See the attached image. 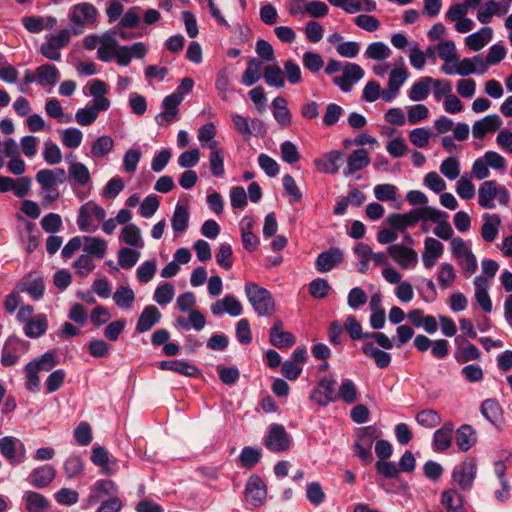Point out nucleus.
I'll list each match as a JSON object with an SVG mask.
<instances>
[{"instance_id":"33","label":"nucleus","mask_w":512,"mask_h":512,"mask_svg":"<svg viewBox=\"0 0 512 512\" xmlns=\"http://www.w3.org/2000/svg\"><path fill=\"white\" fill-rule=\"evenodd\" d=\"M37 83L41 87L54 86L59 80V70L51 64H43L36 69Z\"/></svg>"},{"instance_id":"29","label":"nucleus","mask_w":512,"mask_h":512,"mask_svg":"<svg viewBox=\"0 0 512 512\" xmlns=\"http://www.w3.org/2000/svg\"><path fill=\"white\" fill-rule=\"evenodd\" d=\"M89 94L92 96L94 104L97 108H102V111H107L110 108V100L105 97L107 94V84L100 80L94 79L89 87Z\"/></svg>"},{"instance_id":"15","label":"nucleus","mask_w":512,"mask_h":512,"mask_svg":"<svg viewBox=\"0 0 512 512\" xmlns=\"http://www.w3.org/2000/svg\"><path fill=\"white\" fill-rule=\"evenodd\" d=\"M18 291L28 293L32 299L40 300L45 291V285L42 276L30 272L25 275L17 284Z\"/></svg>"},{"instance_id":"58","label":"nucleus","mask_w":512,"mask_h":512,"mask_svg":"<svg viewBox=\"0 0 512 512\" xmlns=\"http://www.w3.org/2000/svg\"><path fill=\"white\" fill-rule=\"evenodd\" d=\"M61 139L64 146L75 149L81 145L83 134L78 128H67L62 131Z\"/></svg>"},{"instance_id":"24","label":"nucleus","mask_w":512,"mask_h":512,"mask_svg":"<svg viewBox=\"0 0 512 512\" xmlns=\"http://www.w3.org/2000/svg\"><path fill=\"white\" fill-rule=\"evenodd\" d=\"M370 164V157L366 149L360 148L353 151L347 160V167L344 169V176L353 175L356 171H360Z\"/></svg>"},{"instance_id":"46","label":"nucleus","mask_w":512,"mask_h":512,"mask_svg":"<svg viewBox=\"0 0 512 512\" xmlns=\"http://www.w3.org/2000/svg\"><path fill=\"white\" fill-rule=\"evenodd\" d=\"M264 80L268 86L282 88L285 85L284 74L278 65H268L264 68Z\"/></svg>"},{"instance_id":"12","label":"nucleus","mask_w":512,"mask_h":512,"mask_svg":"<svg viewBox=\"0 0 512 512\" xmlns=\"http://www.w3.org/2000/svg\"><path fill=\"white\" fill-rule=\"evenodd\" d=\"M0 452L12 465L20 464L26 459L24 445L10 436L0 439Z\"/></svg>"},{"instance_id":"45","label":"nucleus","mask_w":512,"mask_h":512,"mask_svg":"<svg viewBox=\"0 0 512 512\" xmlns=\"http://www.w3.org/2000/svg\"><path fill=\"white\" fill-rule=\"evenodd\" d=\"M25 504L29 512H44L49 502L44 495L35 491H29L25 495Z\"/></svg>"},{"instance_id":"64","label":"nucleus","mask_w":512,"mask_h":512,"mask_svg":"<svg viewBox=\"0 0 512 512\" xmlns=\"http://www.w3.org/2000/svg\"><path fill=\"white\" fill-rule=\"evenodd\" d=\"M343 113L344 109L340 105L336 103H329L326 106L322 122L325 126H333L339 121Z\"/></svg>"},{"instance_id":"4","label":"nucleus","mask_w":512,"mask_h":512,"mask_svg":"<svg viewBox=\"0 0 512 512\" xmlns=\"http://www.w3.org/2000/svg\"><path fill=\"white\" fill-rule=\"evenodd\" d=\"M98 15L96 7L87 2H82L74 5L69 10V20L72 26V33L78 34L81 31L77 30L78 26L89 25L95 22Z\"/></svg>"},{"instance_id":"32","label":"nucleus","mask_w":512,"mask_h":512,"mask_svg":"<svg viewBox=\"0 0 512 512\" xmlns=\"http://www.w3.org/2000/svg\"><path fill=\"white\" fill-rule=\"evenodd\" d=\"M476 431L471 425L463 424L456 430V444L459 450L467 452L476 443Z\"/></svg>"},{"instance_id":"56","label":"nucleus","mask_w":512,"mask_h":512,"mask_svg":"<svg viewBox=\"0 0 512 512\" xmlns=\"http://www.w3.org/2000/svg\"><path fill=\"white\" fill-rule=\"evenodd\" d=\"M175 294L174 286L170 283L159 285L154 291V301L159 305L169 304Z\"/></svg>"},{"instance_id":"48","label":"nucleus","mask_w":512,"mask_h":512,"mask_svg":"<svg viewBox=\"0 0 512 512\" xmlns=\"http://www.w3.org/2000/svg\"><path fill=\"white\" fill-rule=\"evenodd\" d=\"M115 304L122 309H129L135 300L134 291L128 286H119L113 294Z\"/></svg>"},{"instance_id":"38","label":"nucleus","mask_w":512,"mask_h":512,"mask_svg":"<svg viewBox=\"0 0 512 512\" xmlns=\"http://www.w3.org/2000/svg\"><path fill=\"white\" fill-rule=\"evenodd\" d=\"M175 325L183 328L186 331L190 330L191 328L195 329L196 331H200L205 327L206 319L200 311L192 310L189 313L188 318H178Z\"/></svg>"},{"instance_id":"9","label":"nucleus","mask_w":512,"mask_h":512,"mask_svg":"<svg viewBox=\"0 0 512 512\" xmlns=\"http://www.w3.org/2000/svg\"><path fill=\"white\" fill-rule=\"evenodd\" d=\"M477 473V465L473 459L465 460L461 465L455 466L452 472L454 482L463 491L472 488Z\"/></svg>"},{"instance_id":"11","label":"nucleus","mask_w":512,"mask_h":512,"mask_svg":"<svg viewBox=\"0 0 512 512\" xmlns=\"http://www.w3.org/2000/svg\"><path fill=\"white\" fill-rule=\"evenodd\" d=\"M388 254L403 269L414 268L418 263L417 252L404 244H393L387 248Z\"/></svg>"},{"instance_id":"20","label":"nucleus","mask_w":512,"mask_h":512,"mask_svg":"<svg viewBox=\"0 0 512 512\" xmlns=\"http://www.w3.org/2000/svg\"><path fill=\"white\" fill-rule=\"evenodd\" d=\"M161 312L154 305H147L138 317L135 331L137 333H145L152 329L161 320Z\"/></svg>"},{"instance_id":"50","label":"nucleus","mask_w":512,"mask_h":512,"mask_svg":"<svg viewBox=\"0 0 512 512\" xmlns=\"http://www.w3.org/2000/svg\"><path fill=\"white\" fill-rule=\"evenodd\" d=\"M69 176L80 186L88 184L91 180L88 168L80 162H73L68 169Z\"/></svg>"},{"instance_id":"7","label":"nucleus","mask_w":512,"mask_h":512,"mask_svg":"<svg viewBox=\"0 0 512 512\" xmlns=\"http://www.w3.org/2000/svg\"><path fill=\"white\" fill-rule=\"evenodd\" d=\"M184 96L180 92H174L164 97L161 107L163 111L155 116V122L162 126L164 123L170 124L177 119L178 107L182 103Z\"/></svg>"},{"instance_id":"31","label":"nucleus","mask_w":512,"mask_h":512,"mask_svg":"<svg viewBox=\"0 0 512 512\" xmlns=\"http://www.w3.org/2000/svg\"><path fill=\"white\" fill-rule=\"evenodd\" d=\"M501 219L497 214L483 215V224L481 227V236L486 242H493L499 233Z\"/></svg>"},{"instance_id":"16","label":"nucleus","mask_w":512,"mask_h":512,"mask_svg":"<svg viewBox=\"0 0 512 512\" xmlns=\"http://www.w3.org/2000/svg\"><path fill=\"white\" fill-rule=\"evenodd\" d=\"M421 220L419 209L415 208L407 213H392L386 218V222L395 230L405 231L408 227L415 226Z\"/></svg>"},{"instance_id":"27","label":"nucleus","mask_w":512,"mask_h":512,"mask_svg":"<svg viewBox=\"0 0 512 512\" xmlns=\"http://www.w3.org/2000/svg\"><path fill=\"white\" fill-rule=\"evenodd\" d=\"M158 367L161 370L173 371L188 377H194L200 373L195 365L183 360H163L159 362Z\"/></svg>"},{"instance_id":"34","label":"nucleus","mask_w":512,"mask_h":512,"mask_svg":"<svg viewBox=\"0 0 512 512\" xmlns=\"http://www.w3.org/2000/svg\"><path fill=\"white\" fill-rule=\"evenodd\" d=\"M252 228V220L243 218L240 223L242 243L243 247L250 252L256 250L260 243L259 238L252 232Z\"/></svg>"},{"instance_id":"2","label":"nucleus","mask_w":512,"mask_h":512,"mask_svg":"<svg viewBox=\"0 0 512 512\" xmlns=\"http://www.w3.org/2000/svg\"><path fill=\"white\" fill-rule=\"evenodd\" d=\"M245 294L258 316H268L275 311V301L268 289L249 282L245 285Z\"/></svg>"},{"instance_id":"36","label":"nucleus","mask_w":512,"mask_h":512,"mask_svg":"<svg viewBox=\"0 0 512 512\" xmlns=\"http://www.w3.org/2000/svg\"><path fill=\"white\" fill-rule=\"evenodd\" d=\"M48 328L47 317L45 314H38L32 320L24 325V333L29 338H38L44 335Z\"/></svg>"},{"instance_id":"41","label":"nucleus","mask_w":512,"mask_h":512,"mask_svg":"<svg viewBox=\"0 0 512 512\" xmlns=\"http://www.w3.org/2000/svg\"><path fill=\"white\" fill-rule=\"evenodd\" d=\"M84 251L90 255L95 256L98 259H102L107 250V244L105 240L98 237L85 236L84 237Z\"/></svg>"},{"instance_id":"57","label":"nucleus","mask_w":512,"mask_h":512,"mask_svg":"<svg viewBox=\"0 0 512 512\" xmlns=\"http://www.w3.org/2000/svg\"><path fill=\"white\" fill-rule=\"evenodd\" d=\"M302 63L305 69L311 73H317L324 67L322 56L316 52H305L302 57Z\"/></svg>"},{"instance_id":"18","label":"nucleus","mask_w":512,"mask_h":512,"mask_svg":"<svg viewBox=\"0 0 512 512\" xmlns=\"http://www.w3.org/2000/svg\"><path fill=\"white\" fill-rule=\"evenodd\" d=\"M56 474L57 471L52 465L45 464L34 468L28 476V481L32 486L43 489L52 483Z\"/></svg>"},{"instance_id":"19","label":"nucleus","mask_w":512,"mask_h":512,"mask_svg":"<svg viewBox=\"0 0 512 512\" xmlns=\"http://www.w3.org/2000/svg\"><path fill=\"white\" fill-rule=\"evenodd\" d=\"M480 412L497 429H502L505 422L503 410L496 399H486L481 403Z\"/></svg>"},{"instance_id":"47","label":"nucleus","mask_w":512,"mask_h":512,"mask_svg":"<svg viewBox=\"0 0 512 512\" xmlns=\"http://www.w3.org/2000/svg\"><path fill=\"white\" fill-rule=\"evenodd\" d=\"M260 67L261 62L258 59H250L247 63V68L242 75V84L247 87H250L254 85L256 82H258L261 77Z\"/></svg>"},{"instance_id":"40","label":"nucleus","mask_w":512,"mask_h":512,"mask_svg":"<svg viewBox=\"0 0 512 512\" xmlns=\"http://www.w3.org/2000/svg\"><path fill=\"white\" fill-rule=\"evenodd\" d=\"M189 224V212L187 206L177 204L175 206L172 218L171 226L174 232L182 233L186 231Z\"/></svg>"},{"instance_id":"6","label":"nucleus","mask_w":512,"mask_h":512,"mask_svg":"<svg viewBox=\"0 0 512 512\" xmlns=\"http://www.w3.org/2000/svg\"><path fill=\"white\" fill-rule=\"evenodd\" d=\"M246 501L254 507H261L266 503L267 486L257 474H252L245 485Z\"/></svg>"},{"instance_id":"30","label":"nucleus","mask_w":512,"mask_h":512,"mask_svg":"<svg viewBox=\"0 0 512 512\" xmlns=\"http://www.w3.org/2000/svg\"><path fill=\"white\" fill-rule=\"evenodd\" d=\"M497 196V185L493 180L484 181L478 190V203L482 208L493 209Z\"/></svg>"},{"instance_id":"21","label":"nucleus","mask_w":512,"mask_h":512,"mask_svg":"<svg viewBox=\"0 0 512 512\" xmlns=\"http://www.w3.org/2000/svg\"><path fill=\"white\" fill-rule=\"evenodd\" d=\"M444 251L443 244L435 238L427 237L424 242V252L422 254V262L426 269H431L437 259H439Z\"/></svg>"},{"instance_id":"60","label":"nucleus","mask_w":512,"mask_h":512,"mask_svg":"<svg viewBox=\"0 0 512 512\" xmlns=\"http://www.w3.org/2000/svg\"><path fill=\"white\" fill-rule=\"evenodd\" d=\"M35 362H28L25 367L26 374V388L29 391L35 392L39 390L40 387V379L38 373L40 371L37 370Z\"/></svg>"},{"instance_id":"59","label":"nucleus","mask_w":512,"mask_h":512,"mask_svg":"<svg viewBox=\"0 0 512 512\" xmlns=\"http://www.w3.org/2000/svg\"><path fill=\"white\" fill-rule=\"evenodd\" d=\"M456 279V272L450 263H443L440 265L438 272V282L441 288L445 289L450 287Z\"/></svg>"},{"instance_id":"39","label":"nucleus","mask_w":512,"mask_h":512,"mask_svg":"<svg viewBox=\"0 0 512 512\" xmlns=\"http://www.w3.org/2000/svg\"><path fill=\"white\" fill-rule=\"evenodd\" d=\"M432 82H434L432 77L425 76L420 78L412 85L409 91V99L415 102L425 100L429 95Z\"/></svg>"},{"instance_id":"52","label":"nucleus","mask_w":512,"mask_h":512,"mask_svg":"<svg viewBox=\"0 0 512 512\" xmlns=\"http://www.w3.org/2000/svg\"><path fill=\"white\" fill-rule=\"evenodd\" d=\"M63 470L68 479L76 478L84 471L82 458L78 455L69 456L63 464Z\"/></svg>"},{"instance_id":"35","label":"nucleus","mask_w":512,"mask_h":512,"mask_svg":"<svg viewBox=\"0 0 512 512\" xmlns=\"http://www.w3.org/2000/svg\"><path fill=\"white\" fill-rule=\"evenodd\" d=\"M492 36V28L483 27L466 37V45L473 51H479L492 39Z\"/></svg>"},{"instance_id":"62","label":"nucleus","mask_w":512,"mask_h":512,"mask_svg":"<svg viewBox=\"0 0 512 512\" xmlns=\"http://www.w3.org/2000/svg\"><path fill=\"white\" fill-rule=\"evenodd\" d=\"M440 172L449 180L456 179L460 174L459 161L455 157L444 159L440 165Z\"/></svg>"},{"instance_id":"5","label":"nucleus","mask_w":512,"mask_h":512,"mask_svg":"<svg viewBox=\"0 0 512 512\" xmlns=\"http://www.w3.org/2000/svg\"><path fill=\"white\" fill-rule=\"evenodd\" d=\"M364 70L356 63L346 62L344 64L342 75L335 76L332 82L342 92L348 93L351 91L353 85L364 77Z\"/></svg>"},{"instance_id":"61","label":"nucleus","mask_w":512,"mask_h":512,"mask_svg":"<svg viewBox=\"0 0 512 512\" xmlns=\"http://www.w3.org/2000/svg\"><path fill=\"white\" fill-rule=\"evenodd\" d=\"M271 345L278 349L290 348L296 343L295 336L288 331H283L275 335H269Z\"/></svg>"},{"instance_id":"42","label":"nucleus","mask_w":512,"mask_h":512,"mask_svg":"<svg viewBox=\"0 0 512 512\" xmlns=\"http://www.w3.org/2000/svg\"><path fill=\"white\" fill-rule=\"evenodd\" d=\"M336 396L337 400L341 399L347 404L355 403L358 399L356 384L349 378L343 379Z\"/></svg>"},{"instance_id":"43","label":"nucleus","mask_w":512,"mask_h":512,"mask_svg":"<svg viewBox=\"0 0 512 512\" xmlns=\"http://www.w3.org/2000/svg\"><path fill=\"white\" fill-rule=\"evenodd\" d=\"M262 450L257 447L245 446L239 455V461L242 467L251 469L257 465L261 459Z\"/></svg>"},{"instance_id":"51","label":"nucleus","mask_w":512,"mask_h":512,"mask_svg":"<svg viewBox=\"0 0 512 512\" xmlns=\"http://www.w3.org/2000/svg\"><path fill=\"white\" fill-rule=\"evenodd\" d=\"M113 146L114 141L110 136H100L92 144L91 154L96 158H102L112 151Z\"/></svg>"},{"instance_id":"44","label":"nucleus","mask_w":512,"mask_h":512,"mask_svg":"<svg viewBox=\"0 0 512 512\" xmlns=\"http://www.w3.org/2000/svg\"><path fill=\"white\" fill-rule=\"evenodd\" d=\"M100 111H102V108H97L94 103L86 105L84 108L77 110L75 120L81 126H89L96 121Z\"/></svg>"},{"instance_id":"63","label":"nucleus","mask_w":512,"mask_h":512,"mask_svg":"<svg viewBox=\"0 0 512 512\" xmlns=\"http://www.w3.org/2000/svg\"><path fill=\"white\" fill-rule=\"evenodd\" d=\"M232 247L228 243H223L219 246L218 252L216 254V262L219 266H221L225 270H229L233 266L232 262Z\"/></svg>"},{"instance_id":"23","label":"nucleus","mask_w":512,"mask_h":512,"mask_svg":"<svg viewBox=\"0 0 512 512\" xmlns=\"http://www.w3.org/2000/svg\"><path fill=\"white\" fill-rule=\"evenodd\" d=\"M454 431V424L446 422L443 426L437 429L433 434L432 447L437 452L446 451L452 444V433Z\"/></svg>"},{"instance_id":"53","label":"nucleus","mask_w":512,"mask_h":512,"mask_svg":"<svg viewBox=\"0 0 512 512\" xmlns=\"http://www.w3.org/2000/svg\"><path fill=\"white\" fill-rule=\"evenodd\" d=\"M390 48L384 42H373L368 45L364 56L371 60H384L390 56Z\"/></svg>"},{"instance_id":"10","label":"nucleus","mask_w":512,"mask_h":512,"mask_svg":"<svg viewBox=\"0 0 512 512\" xmlns=\"http://www.w3.org/2000/svg\"><path fill=\"white\" fill-rule=\"evenodd\" d=\"M264 445L272 452H284L288 450L290 447V439L284 426L280 424L271 425L264 439Z\"/></svg>"},{"instance_id":"49","label":"nucleus","mask_w":512,"mask_h":512,"mask_svg":"<svg viewBox=\"0 0 512 512\" xmlns=\"http://www.w3.org/2000/svg\"><path fill=\"white\" fill-rule=\"evenodd\" d=\"M415 419L420 426L428 429L438 426L442 421L440 414L434 409L421 410Z\"/></svg>"},{"instance_id":"55","label":"nucleus","mask_w":512,"mask_h":512,"mask_svg":"<svg viewBox=\"0 0 512 512\" xmlns=\"http://www.w3.org/2000/svg\"><path fill=\"white\" fill-rule=\"evenodd\" d=\"M140 253L131 248H121L118 251V264L123 269H131L139 260Z\"/></svg>"},{"instance_id":"1","label":"nucleus","mask_w":512,"mask_h":512,"mask_svg":"<svg viewBox=\"0 0 512 512\" xmlns=\"http://www.w3.org/2000/svg\"><path fill=\"white\" fill-rule=\"evenodd\" d=\"M382 435V431L374 425L358 428L355 433L353 451L365 464L373 461L372 446Z\"/></svg>"},{"instance_id":"25","label":"nucleus","mask_w":512,"mask_h":512,"mask_svg":"<svg viewBox=\"0 0 512 512\" xmlns=\"http://www.w3.org/2000/svg\"><path fill=\"white\" fill-rule=\"evenodd\" d=\"M501 125V118L497 114H490L473 124L472 133L475 138H483L488 132L498 130Z\"/></svg>"},{"instance_id":"28","label":"nucleus","mask_w":512,"mask_h":512,"mask_svg":"<svg viewBox=\"0 0 512 512\" xmlns=\"http://www.w3.org/2000/svg\"><path fill=\"white\" fill-rule=\"evenodd\" d=\"M363 354L372 358L379 369L387 368L392 360L391 354L375 347L373 342H366L362 345Z\"/></svg>"},{"instance_id":"3","label":"nucleus","mask_w":512,"mask_h":512,"mask_svg":"<svg viewBox=\"0 0 512 512\" xmlns=\"http://www.w3.org/2000/svg\"><path fill=\"white\" fill-rule=\"evenodd\" d=\"M71 34V29L64 28L57 35L48 36L40 47V53L49 60L59 61L61 59L60 50L69 44Z\"/></svg>"},{"instance_id":"54","label":"nucleus","mask_w":512,"mask_h":512,"mask_svg":"<svg viewBox=\"0 0 512 512\" xmlns=\"http://www.w3.org/2000/svg\"><path fill=\"white\" fill-rule=\"evenodd\" d=\"M119 240L130 246H138L141 241L140 229L135 224H127L122 228Z\"/></svg>"},{"instance_id":"17","label":"nucleus","mask_w":512,"mask_h":512,"mask_svg":"<svg viewBox=\"0 0 512 512\" xmlns=\"http://www.w3.org/2000/svg\"><path fill=\"white\" fill-rule=\"evenodd\" d=\"M210 309L214 316L227 313L232 317H237L240 316L243 311L242 304L233 295H226L224 298L217 300L211 305Z\"/></svg>"},{"instance_id":"37","label":"nucleus","mask_w":512,"mask_h":512,"mask_svg":"<svg viewBox=\"0 0 512 512\" xmlns=\"http://www.w3.org/2000/svg\"><path fill=\"white\" fill-rule=\"evenodd\" d=\"M441 502L448 512H466L463 498L455 489H448L442 493Z\"/></svg>"},{"instance_id":"22","label":"nucleus","mask_w":512,"mask_h":512,"mask_svg":"<svg viewBox=\"0 0 512 512\" xmlns=\"http://www.w3.org/2000/svg\"><path fill=\"white\" fill-rule=\"evenodd\" d=\"M343 152L332 150L325 154L324 159L315 160V165L323 173L336 174L343 163Z\"/></svg>"},{"instance_id":"13","label":"nucleus","mask_w":512,"mask_h":512,"mask_svg":"<svg viewBox=\"0 0 512 512\" xmlns=\"http://www.w3.org/2000/svg\"><path fill=\"white\" fill-rule=\"evenodd\" d=\"M32 180L28 176H21L14 179L9 176L0 175V193L12 191L18 198L27 196L31 190Z\"/></svg>"},{"instance_id":"8","label":"nucleus","mask_w":512,"mask_h":512,"mask_svg":"<svg viewBox=\"0 0 512 512\" xmlns=\"http://www.w3.org/2000/svg\"><path fill=\"white\" fill-rule=\"evenodd\" d=\"M335 380L332 375L322 377L315 389H313L310 399L319 406H327L329 403L335 402L337 396L334 393Z\"/></svg>"},{"instance_id":"26","label":"nucleus","mask_w":512,"mask_h":512,"mask_svg":"<svg viewBox=\"0 0 512 512\" xmlns=\"http://www.w3.org/2000/svg\"><path fill=\"white\" fill-rule=\"evenodd\" d=\"M475 299L485 313L492 311V301L488 294V281L483 276H476L474 279Z\"/></svg>"},{"instance_id":"14","label":"nucleus","mask_w":512,"mask_h":512,"mask_svg":"<svg viewBox=\"0 0 512 512\" xmlns=\"http://www.w3.org/2000/svg\"><path fill=\"white\" fill-rule=\"evenodd\" d=\"M344 260L343 251L336 246L318 254L315 261V268L320 273H326L340 265Z\"/></svg>"}]
</instances>
